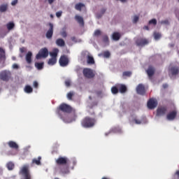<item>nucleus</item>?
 <instances>
[{"label":"nucleus","mask_w":179,"mask_h":179,"mask_svg":"<svg viewBox=\"0 0 179 179\" xmlns=\"http://www.w3.org/2000/svg\"><path fill=\"white\" fill-rule=\"evenodd\" d=\"M72 106L66 104V103H62L59 108H57V114L64 122H66L67 124H71V122H73V121H76V115H73V117L67 116L65 117V116L62 115L61 114L62 113H64V114H71L72 113Z\"/></svg>","instance_id":"obj_1"},{"label":"nucleus","mask_w":179,"mask_h":179,"mask_svg":"<svg viewBox=\"0 0 179 179\" xmlns=\"http://www.w3.org/2000/svg\"><path fill=\"white\" fill-rule=\"evenodd\" d=\"M97 120L96 118L86 116L82 120L81 126L83 128H93Z\"/></svg>","instance_id":"obj_2"},{"label":"nucleus","mask_w":179,"mask_h":179,"mask_svg":"<svg viewBox=\"0 0 179 179\" xmlns=\"http://www.w3.org/2000/svg\"><path fill=\"white\" fill-rule=\"evenodd\" d=\"M20 176H22V179H31V174L29 170V165H24L20 170Z\"/></svg>","instance_id":"obj_3"},{"label":"nucleus","mask_w":179,"mask_h":179,"mask_svg":"<svg viewBox=\"0 0 179 179\" xmlns=\"http://www.w3.org/2000/svg\"><path fill=\"white\" fill-rule=\"evenodd\" d=\"M12 79V73L10 71L4 70L0 73V80L3 82H9Z\"/></svg>","instance_id":"obj_4"},{"label":"nucleus","mask_w":179,"mask_h":179,"mask_svg":"<svg viewBox=\"0 0 179 179\" xmlns=\"http://www.w3.org/2000/svg\"><path fill=\"white\" fill-rule=\"evenodd\" d=\"M69 162V159L66 157H59L56 160L55 163L57 166H66Z\"/></svg>","instance_id":"obj_5"},{"label":"nucleus","mask_w":179,"mask_h":179,"mask_svg":"<svg viewBox=\"0 0 179 179\" xmlns=\"http://www.w3.org/2000/svg\"><path fill=\"white\" fill-rule=\"evenodd\" d=\"M47 57H48V49L44 48L39 50L36 58V59H41V58H47Z\"/></svg>","instance_id":"obj_6"},{"label":"nucleus","mask_w":179,"mask_h":179,"mask_svg":"<svg viewBox=\"0 0 179 179\" xmlns=\"http://www.w3.org/2000/svg\"><path fill=\"white\" fill-rule=\"evenodd\" d=\"M83 73L85 78H87V79H93V78L96 76V74H94V72H93L92 69H84Z\"/></svg>","instance_id":"obj_7"},{"label":"nucleus","mask_w":179,"mask_h":179,"mask_svg":"<svg viewBox=\"0 0 179 179\" xmlns=\"http://www.w3.org/2000/svg\"><path fill=\"white\" fill-rule=\"evenodd\" d=\"M59 63L60 66H62L63 68L68 66V65H69V58L65 55H62L59 59Z\"/></svg>","instance_id":"obj_8"},{"label":"nucleus","mask_w":179,"mask_h":179,"mask_svg":"<svg viewBox=\"0 0 179 179\" xmlns=\"http://www.w3.org/2000/svg\"><path fill=\"white\" fill-rule=\"evenodd\" d=\"M136 44L138 47H145V45L149 44V40L145 38H138L136 40Z\"/></svg>","instance_id":"obj_9"},{"label":"nucleus","mask_w":179,"mask_h":179,"mask_svg":"<svg viewBox=\"0 0 179 179\" xmlns=\"http://www.w3.org/2000/svg\"><path fill=\"white\" fill-rule=\"evenodd\" d=\"M48 26L50 28L47 31L45 36H46V38H48L49 40H50V38H52V36L54 34V24L50 22L48 24Z\"/></svg>","instance_id":"obj_10"},{"label":"nucleus","mask_w":179,"mask_h":179,"mask_svg":"<svg viewBox=\"0 0 179 179\" xmlns=\"http://www.w3.org/2000/svg\"><path fill=\"white\" fill-rule=\"evenodd\" d=\"M147 107L149 110H154V108L157 107V101L154 99H150L147 103Z\"/></svg>","instance_id":"obj_11"},{"label":"nucleus","mask_w":179,"mask_h":179,"mask_svg":"<svg viewBox=\"0 0 179 179\" xmlns=\"http://www.w3.org/2000/svg\"><path fill=\"white\" fill-rule=\"evenodd\" d=\"M136 92L138 94H141L142 96H143V94L146 93V90H145V85H143V84H139L136 87Z\"/></svg>","instance_id":"obj_12"},{"label":"nucleus","mask_w":179,"mask_h":179,"mask_svg":"<svg viewBox=\"0 0 179 179\" xmlns=\"http://www.w3.org/2000/svg\"><path fill=\"white\" fill-rule=\"evenodd\" d=\"M166 113H167L166 107H160L157 109V115H166Z\"/></svg>","instance_id":"obj_13"},{"label":"nucleus","mask_w":179,"mask_h":179,"mask_svg":"<svg viewBox=\"0 0 179 179\" xmlns=\"http://www.w3.org/2000/svg\"><path fill=\"white\" fill-rule=\"evenodd\" d=\"M60 173L62 174H69V164L63 165L60 166Z\"/></svg>","instance_id":"obj_14"},{"label":"nucleus","mask_w":179,"mask_h":179,"mask_svg":"<svg viewBox=\"0 0 179 179\" xmlns=\"http://www.w3.org/2000/svg\"><path fill=\"white\" fill-rule=\"evenodd\" d=\"M176 117H177V110H173L166 115V118L169 121H173V120L176 119Z\"/></svg>","instance_id":"obj_15"},{"label":"nucleus","mask_w":179,"mask_h":179,"mask_svg":"<svg viewBox=\"0 0 179 179\" xmlns=\"http://www.w3.org/2000/svg\"><path fill=\"white\" fill-rule=\"evenodd\" d=\"M146 73L149 79H150V78H152V76L155 75V67H153L152 66H149L148 69L146 70Z\"/></svg>","instance_id":"obj_16"},{"label":"nucleus","mask_w":179,"mask_h":179,"mask_svg":"<svg viewBox=\"0 0 179 179\" xmlns=\"http://www.w3.org/2000/svg\"><path fill=\"white\" fill-rule=\"evenodd\" d=\"M75 20H76V22L80 24V26H82V27L85 26V20H83V17L76 15L75 16Z\"/></svg>","instance_id":"obj_17"},{"label":"nucleus","mask_w":179,"mask_h":179,"mask_svg":"<svg viewBox=\"0 0 179 179\" xmlns=\"http://www.w3.org/2000/svg\"><path fill=\"white\" fill-rule=\"evenodd\" d=\"M169 72L172 76H176V75H178L179 69L177 66H172L169 69Z\"/></svg>","instance_id":"obj_18"},{"label":"nucleus","mask_w":179,"mask_h":179,"mask_svg":"<svg viewBox=\"0 0 179 179\" xmlns=\"http://www.w3.org/2000/svg\"><path fill=\"white\" fill-rule=\"evenodd\" d=\"M8 145L11 149H15V150H17V149H19V145H17V143H16V142L15 141H10L8 143Z\"/></svg>","instance_id":"obj_19"},{"label":"nucleus","mask_w":179,"mask_h":179,"mask_svg":"<svg viewBox=\"0 0 179 179\" xmlns=\"http://www.w3.org/2000/svg\"><path fill=\"white\" fill-rule=\"evenodd\" d=\"M6 55H5V50L0 47V61H6Z\"/></svg>","instance_id":"obj_20"},{"label":"nucleus","mask_w":179,"mask_h":179,"mask_svg":"<svg viewBox=\"0 0 179 179\" xmlns=\"http://www.w3.org/2000/svg\"><path fill=\"white\" fill-rule=\"evenodd\" d=\"M56 44L58 47H65V41L62 38H57L56 40Z\"/></svg>","instance_id":"obj_21"},{"label":"nucleus","mask_w":179,"mask_h":179,"mask_svg":"<svg viewBox=\"0 0 179 179\" xmlns=\"http://www.w3.org/2000/svg\"><path fill=\"white\" fill-rule=\"evenodd\" d=\"M32 57H33V53H31V52H28L25 57V59L27 64H31Z\"/></svg>","instance_id":"obj_22"},{"label":"nucleus","mask_w":179,"mask_h":179,"mask_svg":"<svg viewBox=\"0 0 179 179\" xmlns=\"http://www.w3.org/2000/svg\"><path fill=\"white\" fill-rule=\"evenodd\" d=\"M117 87H118L119 92L120 93H125V92H127V86H125V85H122H122H117Z\"/></svg>","instance_id":"obj_23"},{"label":"nucleus","mask_w":179,"mask_h":179,"mask_svg":"<svg viewBox=\"0 0 179 179\" xmlns=\"http://www.w3.org/2000/svg\"><path fill=\"white\" fill-rule=\"evenodd\" d=\"M112 38L115 41H118V40H120V38H121V35L118 32H114L112 35Z\"/></svg>","instance_id":"obj_24"},{"label":"nucleus","mask_w":179,"mask_h":179,"mask_svg":"<svg viewBox=\"0 0 179 179\" xmlns=\"http://www.w3.org/2000/svg\"><path fill=\"white\" fill-rule=\"evenodd\" d=\"M58 52H59V50L58 49H54L53 52L50 53V55L52 58L57 59V57H58Z\"/></svg>","instance_id":"obj_25"},{"label":"nucleus","mask_w":179,"mask_h":179,"mask_svg":"<svg viewBox=\"0 0 179 179\" xmlns=\"http://www.w3.org/2000/svg\"><path fill=\"white\" fill-rule=\"evenodd\" d=\"M82 8H85V4L83 3H78L75 6V9L79 12H82Z\"/></svg>","instance_id":"obj_26"},{"label":"nucleus","mask_w":179,"mask_h":179,"mask_svg":"<svg viewBox=\"0 0 179 179\" xmlns=\"http://www.w3.org/2000/svg\"><path fill=\"white\" fill-rule=\"evenodd\" d=\"M32 164H36V166H40V164H41V157H38V159H33Z\"/></svg>","instance_id":"obj_27"},{"label":"nucleus","mask_w":179,"mask_h":179,"mask_svg":"<svg viewBox=\"0 0 179 179\" xmlns=\"http://www.w3.org/2000/svg\"><path fill=\"white\" fill-rule=\"evenodd\" d=\"M87 62L90 65H94V58L92 57V55H88V57H87Z\"/></svg>","instance_id":"obj_28"},{"label":"nucleus","mask_w":179,"mask_h":179,"mask_svg":"<svg viewBox=\"0 0 179 179\" xmlns=\"http://www.w3.org/2000/svg\"><path fill=\"white\" fill-rule=\"evenodd\" d=\"M25 93H33V87H31V86L30 85H26L24 89Z\"/></svg>","instance_id":"obj_29"},{"label":"nucleus","mask_w":179,"mask_h":179,"mask_svg":"<svg viewBox=\"0 0 179 179\" xmlns=\"http://www.w3.org/2000/svg\"><path fill=\"white\" fill-rule=\"evenodd\" d=\"M106 10H107V9H106V8H102V9L100 10V12L96 14V17H97L98 19H100V18L103 16V15H104V13H106Z\"/></svg>","instance_id":"obj_30"},{"label":"nucleus","mask_w":179,"mask_h":179,"mask_svg":"<svg viewBox=\"0 0 179 179\" xmlns=\"http://www.w3.org/2000/svg\"><path fill=\"white\" fill-rule=\"evenodd\" d=\"M48 65L52 66L57 64V59L51 57L48 62Z\"/></svg>","instance_id":"obj_31"},{"label":"nucleus","mask_w":179,"mask_h":179,"mask_svg":"<svg viewBox=\"0 0 179 179\" xmlns=\"http://www.w3.org/2000/svg\"><path fill=\"white\" fill-rule=\"evenodd\" d=\"M35 66L37 68V69L41 70L44 68V62H36L35 63Z\"/></svg>","instance_id":"obj_32"},{"label":"nucleus","mask_w":179,"mask_h":179,"mask_svg":"<svg viewBox=\"0 0 179 179\" xmlns=\"http://www.w3.org/2000/svg\"><path fill=\"white\" fill-rule=\"evenodd\" d=\"M6 167L8 170H13V169H15V164L12 162H9L7 163Z\"/></svg>","instance_id":"obj_33"},{"label":"nucleus","mask_w":179,"mask_h":179,"mask_svg":"<svg viewBox=\"0 0 179 179\" xmlns=\"http://www.w3.org/2000/svg\"><path fill=\"white\" fill-rule=\"evenodd\" d=\"M6 27H7L8 30H9V31L13 30V29L15 28V23H13V22H8L6 24Z\"/></svg>","instance_id":"obj_34"},{"label":"nucleus","mask_w":179,"mask_h":179,"mask_svg":"<svg viewBox=\"0 0 179 179\" xmlns=\"http://www.w3.org/2000/svg\"><path fill=\"white\" fill-rule=\"evenodd\" d=\"M7 9H8V5L4 4V5L0 6V12L1 13L6 12Z\"/></svg>","instance_id":"obj_35"},{"label":"nucleus","mask_w":179,"mask_h":179,"mask_svg":"<svg viewBox=\"0 0 179 179\" xmlns=\"http://www.w3.org/2000/svg\"><path fill=\"white\" fill-rule=\"evenodd\" d=\"M83 58H87L90 55V52L87 50L83 51L81 53Z\"/></svg>","instance_id":"obj_36"},{"label":"nucleus","mask_w":179,"mask_h":179,"mask_svg":"<svg viewBox=\"0 0 179 179\" xmlns=\"http://www.w3.org/2000/svg\"><path fill=\"white\" fill-rule=\"evenodd\" d=\"M118 89H119L118 87H115V86L112 87L111 92L113 94H118V92H119Z\"/></svg>","instance_id":"obj_37"},{"label":"nucleus","mask_w":179,"mask_h":179,"mask_svg":"<svg viewBox=\"0 0 179 179\" xmlns=\"http://www.w3.org/2000/svg\"><path fill=\"white\" fill-rule=\"evenodd\" d=\"M162 37V34L159 32H155L154 33V38L155 40H159V38Z\"/></svg>","instance_id":"obj_38"},{"label":"nucleus","mask_w":179,"mask_h":179,"mask_svg":"<svg viewBox=\"0 0 179 179\" xmlns=\"http://www.w3.org/2000/svg\"><path fill=\"white\" fill-rule=\"evenodd\" d=\"M149 24H153V26H156V24H157V20L156 19H152L149 21Z\"/></svg>","instance_id":"obj_39"},{"label":"nucleus","mask_w":179,"mask_h":179,"mask_svg":"<svg viewBox=\"0 0 179 179\" xmlns=\"http://www.w3.org/2000/svg\"><path fill=\"white\" fill-rule=\"evenodd\" d=\"M73 92H69L68 94H67V99H69V100H72V97H73Z\"/></svg>","instance_id":"obj_40"},{"label":"nucleus","mask_w":179,"mask_h":179,"mask_svg":"<svg viewBox=\"0 0 179 179\" xmlns=\"http://www.w3.org/2000/svg\"><path fill=\"white\" fill-rule=\"evenodd\" d=\"M111 55V53H110V52L106 51L103 52V57L105 58H110V56Z\"/></svg>","instance_id":"obj_41"},{"label":"nucleus","mask_w":179,"mask_h":179,"mask_svg":"<svg viewBox=\"0 0 179 179\" xmlns=\"http://www.w3.org/2000/svg\"><path fill=\"white\" fill-rule=\"evenodd\" d=\"M139 20V16L135 15L133 18V23H138Z\"/></svg>","instance_id":"obj_42"},{"label":"nucleus","mask_w":179,"mask_h":179,"mask_svg":"<svg viewBox=\"0 0 179 179\" xmlns=\"http://www.w3.org/2000/svg\"><path fill=\"white\" fill-rule=\"evenodd\" d=\"M94 36H99L101 35V31H100L99 29H96L94 33Z\"/></svg>","instance_id":"obj_43"},{"label":"nucleus","mask_w":179,"mask_h":179,"mask_svg":"<svg viewBox=\"0 0 179 179\" xmlns=\"http://www.w3.org/2000/svg\"><path fill=\"white\" fill-rule=\"evenodd\" d=\"M131 75H132V73L130 71H124L122 74L123 76H131Z\"/></svg>","instance_id":"obj_44"},{"label":"nucleus","mask_w":179,"mask_h":179,"mask_svg":"<svg viewBox=\"0 0 179 179\" xmlns=\"http://www.w3.org/2000/svg\"><path fill=\"white\" fill-rule=\"evenodd\" d=\"M103 43H108V36L106 35L103 36Z\"/></svg>","instance_id":"obj_45"},{"label":"nucleus","mask_w":179,"mask_h":179,"mask_svg":"<svg viewBox=\"0 0 179 179\" xmlns=\"http://www.w3.org/2000/svg\"><path fill=\"white\" fill-rule=\"evenodd\" d=\"M65 85H66V86L67 87H69V86H71V80H66L65 81Z\"/></svg>","instance_id":"obj_46"},{"label":"nucleus","mask_w":179,"mask_h":179,"mask_svg":"<svg viewBox=\"0 0 179 179\" xmlns=\"http://www.w3.org/2000/svg\"><path fill=\"white\" fill-rule=\"evenodd\" d=\"M61 36H63L64 38H65L66 36H68V34H66V31H63L62 32H61Z\"/></svg>","instance_id":"obj_47"},{"label":"nucleus","mask_w":179,"mask_h":179,"mask_svg":"<svg viewBox=\"0 0 179 179\" xmlns=\"http://www.w3.org/2000/svg\"><path fill=\"white\" fill-rule=\"evenodd\" d=\"M56 16L57 17H61V16H62V11H59L56 13Z\"/></svg>","instance_id":"obj_48"},{"label":"nucleus","mask_w":179,"mask_h":179,"mask_svg":"<svg viewBox=\"0 0 179 179\" xmlns=\"http://www.w3.org/2000/svg\"><path fill=\"white\" fill-rule=\"evenodd\" d=\"M134 122H135V124H142V121H141L140 120H138V119H134Z\"/></svg>","instance_id":"obj_49"},{"label":"nucleus","mask_w":179,"mask_h":179,"mask_svg":"<svg viewBox=\"0 0 179 179\" xmlns=\"http://www.w3.org/2000/svg\"><path fill=\"white\" fill-rule=\"evenodd\" d=\"M161 24H169V20H165L161 21Z\"/></svg>","instance_id":"obj_50"},{"label":"nucleus","mask_w":179,"mask_h":179,"mask_svg":"<svg viewBox=\"0 0 179 179\" xmlns=\"http://www.w3.org/2000/svg\"><path fill=\"white\" fill-rule=\"evenodd\" d=\"M34 87H35V89L38 87V83H37V81L34 82Z\"/></svg>","instance_id":"obj_51"},{"label":"nucleus","mask_w":179,"mask_h":179,"mask_svg":"<svg viewBox=\"0 0 179 179\" xmlns=\"http://www.w3.org/2000/svg\"><path fill=\"white\" fill-rule=\"evenodd\" d=\"M13 69H19V65L14 64H13Z\"/></svg>","instance_id":"obj_52"},{"label":"nucleus","mask_w":179,"mask_h":179,"mask_svg":"<svg viewBox=\"0 0 179 179\" xmlns=\"http://www.w3.org/2000/svg\"><path fill=\"white\" fill-rule=\"evenodd\" d=\"M45 1H48L49 5H52V3L55 2V0H45Z\"/></svg>","instance_id":"obj_53"},{"label":"nucleus","mask_w":179,"mask_h":179,"mask_svg":"<svg viewBox=\"0 0 179 179\" xmlns=\"http://www.w3.org/2000/svg\"><path fill=\"white\" fill-rule=\"evenodd\" d=\"M16 3H17V0H14L12 1L11 5L13 6H15V5H16Z\"/></svg>","instance_id":"obj_54"},{"label":"nucleus","mask_w":179,"mask_h":179,"mask_svg":"<svg viewBox=\"0 0 179 179\" xmlns=\"http://www.w3.org/2000/svg\"><path fill=\"white\" fill-rule=\"evenodd\" d=\"M162 87H163L164 89H167V87H169V85H167V84H163Z\"/></svg>","instance_id":"obj_55"},{"label":"nucleus","mask_w":179,"mask_h":179,"mask_svg":"<svg viewBox=\"0 0 179 179\" xmlns=\"http://www.w3.org/2000/svg\"><path fill=\"white\" fill-rule=\"evenodd\" d=\"M143 29H144V30H149V27H148V26H144Z\"/></svg>","instance_id":"obj_56"},{"label":"nucleus","mask_w":179,"mask_h":179,"mask_svg":"<svg viewBox=\"0 0 179 179\" xmlns=\"http://www.w3.org/2000/svg\"><path fill=\"white\" fill-rule=\"evenodd\" d=\"M71 40L72 41H75V40H76V37L75 36L71 37Z\"/></svg>","instance_id":"obj_57"},{"label":"nucleus","mask_w":179,"mask_h":179,"mask_svg":"<svg viewBox=\"0 0 179 179\" xmlns=\"http://www.w3.org/2000/svg\"><path fill=\"white\" fill-rule=\"evenodd\" d=\"M176 176H178V177L179 178V171H177L176 172Z\"/></svg>","instance_id":"obj_58"},{"label":"nucleus","mask_w":179,"mask_h":179,"mask_svg":"<svg viewBox=\"0 0 179 179\" xmlns=\"http://www.w3.org/2000/svg\"><path fill=\"white\" fill-rule=\"evenodd\" d=\"M73 166H76V162L74 161V162H73Z\"/></svg>","instance_id":"obj_59"},{"label":"nucleus","mask_w":179,"mask_h":179,"mask_svg":"<svg viewBox=\"0 0 179 179\" xmlns=\"http://www.w3.org/2000/svg\"><path fill=\"white\" fill-rule=\"evenodd\" d=\"M94 106H97V102H95V103H94Z\"/></svg>","instance_id":"obj_60"},{"label":"nucleus","mask_w":179,"mask_h":179,"mask_svg":"<svg viewBox=\"0 0 179 179\" xmlns=\"http://www.w3.org/2000/svg\"><path fill=\"white\" fill-rule=\"evenodd\" d=\"M13 61H15V59H16V58L15 57H13Z\"/></svg>","instance_id":"obj_61"},{"label":"nucleus","mask_w":179,"mask_h":179,"mask_svg":"<svg viewBox=\"0 0 179 179\" xmlns=\"http://www.w3.org/2000/svg\"><path fill=\"white\" fill-rule=\"evenodd\" d=\"M72 170H73V166L72 167Z\"/></svg>","instance_id":"obj_62"},{"label":"nucleus","mask_w":179,"mask_h":179,"mask_svg":"<svg viewBox=\"0 0 179 179\" xmlns=\"http://www.w3.org/2000/svg\"><path fill=\"white\" fill-rule=\"evenodd\" d=\"M178 2H179V0H178Z\"/></svg>","instance_id":"obj_63"}]
</instances>
